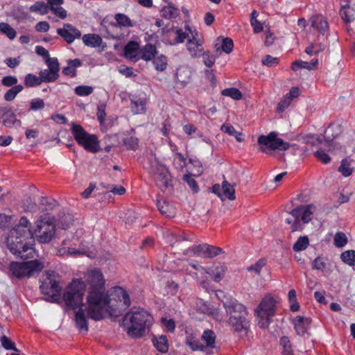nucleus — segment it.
I'll list each match as a JSON object with an SVG mask.
<instances>
[{
  "mask_svg": "<svg viewBox=\"0 0 355 355\" xmlns=\"http://www.w3.org/2000/svg\"><path fill=\"white\" fill-rule=\"evenodd\" d=\"M85 284L81 279H73L66 288L63 300L67 307L75 309L83 305Z\"/></svg>",
  "mask_w": 355,
  "mask_h": 355,
  "instance_id": "obj_6",
  "label": "nucleus"
},
{
  "mask_svg": "<svg viewBox=\"0 0 355 355\" xmlns=\"http://www.w3.org/2000/svg\"><path fill=\"white\" fill-rule=\"evenodd\" d=\"M327 259L323 257H316L311 263V268L313 270L324 271L327 268Z\"/></svg>",
  "mask_w": 355,
  "mask_h": 355,
  "instance_id": "obj_44",
  "label": "nucleus"
},
{
  "mask_svg": "<svg viewBox=\"0 0 355 355\" xmlns=\"http://www.w3.org/2000/svg\"><path fill=\"white\" fill-rule=\"evenodd\" d=\"M74 91L78 96H85L91 94L94 91V88L91 86L80 85L76 87Z\"/></svg>",
  "mask_w": 355,
  "mask_h": 355,
  "instance_id": "obj_54",
  "label": "nucleus"
},
{
  "mask_svg": "<svg viewBox=\"0 0 355 355\" xmlns=\"http://www.w3.org/2000/svg\"><path fill=\"white\" fill-rule=\"evenodd\" d=\"M183 180L188 184L194 193H197L198 191L199 188L198 184L191 175L185 174L183 177Z\"/></svg>",
  "mask_w": 355,
  "mask_h": 355,
  "instance_id": "obj_59",
  "label": "nucleus"
},
{
  "mask_svg": "<svg viewBox=\"0 0 355 355\" xmlns=\"http://www.w3.org/2000/svg\"><path fill=\"white\" fill-rule=\"evenodd\" d=\"M153 64L156 70L162 71L166 68L167 58L165 55H161L154 59Z\"/></svg>",
  "mask_w": 355,
  "mask_h": 355,
  "instance_id": "obj_51",
  "label": "nucleus"
},
{
  "mask_svg": "<svg viewBox=\"0 0 355 355\" xmlns=\"http://www.w3.org/2000/svg\"><path fill=\"white\" fill-rule=\"evenodd\" d=\"M75 322L76 327L80 332L87 333L88 331V322L85 311L80 308L75 313Z\"/></svg>",
  "mask_w": 355,
  "mask_h": 355,
  "instance_id": "obj_21",
  "label": "nucleus"
},
{
  "mask_svg": "<svg viewBox=\"0 0 355 355\" xmlns=\"http://www.w3.org/2000/svg\"><path fill=\"white\" fill-rule=\"evenodd\" d=\"M83 43L90 47H98L102 43V38L94 33L85 34L82 37Z\"/></svg>",
  "mask_w": 355,
  "mask_h": 355,
  "instance_id": "obj_32",
  "label": "nucleus"
},
{
  "mask_svg": "<svg viewBox=\"0 0 355 355\" xmlns=\"http://www.w3.org/2000/svg\"><path fill=\"white\" fill-rule=\"evenodd\" d=\"M279 344L282 347L283 355H293V351L290 339L287 336H282L280 338Z\"/></svg>",
  "mask_w": 355,
  "mask_h": 355,
  "instance_id": "obj_39",
  "label": "nucleus"
},
{
  "mask_svg": "<svg viewBox=\"0 0 355 355\" xmlns=\"http://www.w3.org/2000/svg\"><path fill=\"white\" fill-rule=\"evenodd\" d=\"M311 21V26L322 35L329 29L328 22L322 15H318L312 17Z\"/></svg>",
  "mask_w": 355,
  "mask_h": 355,
  "instance_id": "obj_22",
  "label": "nucleus"
},
{
  "mask_svg": "<svg viewBox=\"0 0 355 355\" xmlns=\"http://www.w3.org/2000/svg\"><path fill=\"white\" fill-rule=\"evenodd\" d=\"M73 221V216L70 214L62 213L59 214L58 225L62 229L66 230L69 227Z\"/></svg>",
  "mask_w": 355,
  "mask_h": 355,
  "instance_id": "obj_38",
  "label": "nucleus"
},
{
  "mask_svg": "<svg viewBox=\"0 0 355 355\" xmlns=\"http://www.w3.org/2000/svg\"><path fill=\"white\" fill-rule=\"evenodd\" d=\"M311 320L309 318L303 316H296L293 320V324L297 335L303 336L306 333L311 324Z\"/></svg>",
  "mask_w": 355,
  "mask_h": 355,
  "instance_id": "obj_17",
  "label": "nucleus"
},
{
  "mask_svg": "<svg viewBox=\"0 0 355 355\" xmlns=\"http://www.w3.org/2000/svg\"><path fill=\"white\" fill-rule=\"evenodd\" d=\"M41 83H52L58 80L59 73H55L54 71L49 69L41 70L39 73Z\"/></svg>",
  "mask_w": 355,
  "mask_h": 355,
  "instance_id": "obj_36",
  "label": "nucleus"
},
{
  "mask_svg": "<svg viewBox=\"0 0 355 355\" xmlns=\"http://www.w3.org/2000/svg\"><path fill=\"white\" fill-rule=\"evenodd\" d=\"M257 145L259 151L267 154L275 150H286L290 147L288 143L277 137L275 132H270L268 135H260L257 139Z\"/></svg>",
  "mask_w": 355,
  "mask_h": 355,
  "instance_id": "obj_9",
  "label": "nucleus"
},
{
  "mask_svg": "<svg viewBox=\"0 0 355 355\" xmlns=\"http://www.w3.org/2000/svg\"><path fill=\"white\" fill-rule=\"evenodd\" d=\"M144 168L153 175L156 185L165 191L172 186V178L168 169L162 164L155 154L148 157Z\"/></svg>",
  "mask_w": 355,
  "mask_h": 355,
  "instance_id": "obj_4",
  "label": "nucleus"
},
{
  "mask_svg": "<svg viewBox=\"0 0 355 355\" xmlns=\"http://www.w3.org/2000/svg\"><path fill=\"white\" fill-rule=\"evenodd\" d=\"M153 321V316L146 310L138 308L128 312L122 320V326L132 338H141L146 334Z\"/></svg>",
  "mask_w": 355,
  "mask_h": 355,
  "instance_id": "obj_2",
  "label": "nucleus"
},
{
  "mask_svg": "<svg viewBox=\"0 0 355 355\" xmlns=\"http://www.w3.org/2000/svg\"><path fill=\"white\" fill-rule=\"evenodd\" d=\"M190 250L193 254L205 258H213L223 252L222 248L206 243L193 245Z\"/></svg>",
  "mask_w": 355,
  "mask_h": 355,
  "instance_id": "obj_12",
  "label": "nucleus"
},
{
  "mask_svg": "<svg viewBox=\"0 0 355 355\" xmlns=\"http://www.w3.org/2000/svg\"><path fill=\"white\" fill-rule=\"evenodd\" d=\"M286 222L291 225V232L301 231L303 229V225L300 220V211L297 208L293 209L289 213V216L286 219Z\"/></svg>",
  "mask_w": 355,
  "mask_h": 355,
  "instance_id": "obj_16",
  "label": "nucleus"
},
{
  "mask_svg": "<svg viewBox=\"0 0 355 355\" xmlns=\"http://www.w3.org/2000/svg\"><path fill=\"white\" fill-rule=\"evenodd\" d=\"M334 245L336 247L341 248L347 243V238L343 232H337L334 236Z\"/></svg>",
  "mask_w": 355,
  "mask_h": 355,
  "instance_id": "obj_57",
  "label": "nucleus"
},
{
  "mask_svg": "<svg viewBox=\"0 0 355 355\" xmlns=\"http://www.w3.org/2000/svg\"><path fill=\"white\" fill-rule=\"evenodd\" d=\"M176 79L182 87H185L191 81V71L185 67L178 68L176 71Z\"/></svg>",
  "mask_w": 355,
  "mask_h": 355,
  "instance_id": "obj_26",
  "label": "nucleus"
},
{
  "mask_svg": "<svg viewBox=\"0 0 355 355\" xmlns=\"http://www.w3.org/2000/svg\"><path fill=\"white\" fill-rule=\"evenodd\" d=\"M309 244L307 236H300L293 246V249L295 252L305 250Z\"/></svg>",
  "mask_w": 355,
  "mask_h": 355,
  "instance_id": "obj_49",
  "label": "nucleus"
},
{
  "mask_svg": "<svg viewBox=\"0 0 355 355\" xmlns=\"http://www.w3.org/2000/svg\"><path fill=\"white\" fill-rule=\"evenodd\" d=\"M162 17L170 19L178 15V10L172 6H164L160 11Z\"/></svg>",
  "mask_w": 355,
  "mask_h": 355,
  "instance_id": "obj_52",
  "label": "nucleus"
},
{
  "mask_svg": "<svg viewBox=\"0 0 355 355\" xmlns=\"http://www.w3.org/2000/svg\"><path fill=\"white\" fill-rule=\"evenodd\" d=\"M338 171L345 177H348L352 174L354 168L351 166V164L347 159H343L341 164L338 168Z\"/></svg>",
  "mask_w": 355,
  "mask_h": 355,
  "instance_id": "obj_46",
  "label": "nucleus"
},
{
  "mask_svg": "<svg viewBox=\"0 0 355 355\" xmlns=\"http://www.w3.org/2000/svg\"><path fill=\"white\" fill-rule=\"evenodd\" d=\"M73 135L76 139V141L78 142V144H80V142L83 141L85 137H88L90 134L87 132L82 126H80L78 124H72L71 128Z\"/></svg>",
  "mask_w": 355,
  "mask_h": 355,
  "instance_id": "obj_35",
  "label": "nucleus"
},
{
  "mask_svg": "<svg viewBox=\"0 0 355 355\" xmlns=\"http://www.w3.org/2000/svg\"><path fill=\"white\" fill-rule=\"evenodd\" d=\"M153 345L156 349L162 352L166 353L168 350V339L165 335H161L158 337L154 336L152 339Z\"/></svg>",
  "mask_w": 355,
  "mask_h": 355,
  "instance_id": "obj_31",
  "label": "nucleus"
},
{
  "mask_svg": "<svg viewBox=\"0 0 355 355\" xmlns=\"http://www.w3.org/2000/svg\"><path fill=\"white\" fill-rule=\"evenodd\" d=\"M325 45L322 43L318 44H311L309 46H308L306 49L305 52L310 55H315L319 53L320 52H322L324 50Z\"/></svg>",
  "mask_w": 355,
  "mask_h": 355,
  "instance_id": "obj_50",
  "label": "nucleus"
},
{
  "mask_svg": "<svg viewBox=\"0 0 355 355\" xmlns=\"http://www.w3.org/2000/svg\"><path fill=\"white\" fill-rule=\"evenodd\" d=\"M255 312L258 317L266 319L269 323L270 318L275 313V300L270 295L266 296L261 300Z\"/></svg>",
  "mask_w": 355,
  "mask_h": 355,
  "instance_id": "obj_11",
  "label": "nucleus"
},
{
  "mask_svg": "<svg viewBox=\"0 0 355 355\" xmlns=\"http://www.w3.org/2000/svg\"><path fill=\"white\" fill-rule=\"evenodd\" d=\"M50 214H44L37 223L35 233L37 240L42 243H48L55 234V225Z\"/></svg>",
  "mask_w": 355,
  "mask_h": 355,
  "instance_id": "obj_10",
  "label": "nucleus"
},
{
  "mask_svg": "<svg viewBox=\"0 0 355 355\" xmlns=\"http://www.w3.org/2000/svg\"><path fill=\"white\" fill-rule=\"evenodd\" d=\"M30 10L33 12L45 15L49 12V6L43 1H37L30 7Z\"/></svg>",
  "mask_w": 355,
  "mask_h": 355,
  "instance_id": "obj_45",
  "label": "nucleus"
},
{
  "mask_svg": "<svg viewBox=\"0 0 355 355\" xmlns=\"http://www.w3.org/2000/svg\"><path fill=\"white\" fill-rule=\"evenodd\" d=\"M354 10L349 6H342L340 10V15L343 20L346 23L352 21L354 19Z\"/></svg>",
  "mask_w": 355,
  "mask_h": 355,
  "instance_id": "obj_37",
  "label": "nucleus"
},
{
  "mask_svg": "<svg viewBox=\"0 0 355 355\" xmlns=\"http://www.w3.org/2000/svg\"><path fill=\"white\" fill-rule=\"evenodd\" d=\"M318 64V59H313L311 60V62H306L298 60H295L292 63L291 69L293 71H297L300 69H306L309 70H313L316 68Z\"/></svg>",
  "mask_w": 355,
  "mask_h": 355,
  "instance_id": "obj_29",
  "label": "nucleus"
},
{
  "mask_svg": "<svg viewBox=\"0 0 355 355\" xmlns=\"http://www.w3.org/2000/svg\"><path fill=\"white\" fill-rule=\"evenodd\" d=\"M201 339L205 343L203 347L205 352L207 354H213L214 349L216 350L215 346L216 335L213 331L209 329L205 330L201 336Z\"/></svg>",
  "mask_w": 355,
  "mask_h": 355,
  "instance_id": "obj_15",
  "label": "nucleus"
},
{
  "mask_svg": "<svg viewBox=\"0 0 355 355\" xmlns=\"http://www.w3.org/2000/svg\"><path fill=\"white\" fill-rule=\"evenodd\" d=\"M18 80L15 76H7L2 78L1 84L6 87H14L17 83Z\"/></svg>",
  "mask_w": 355,
  "mask_h": 355,
  "instance_id": "obj_63",
  "label": "nucleus"
},
{
  "mask_svg": "<svg viewBox=\"0 0 355 355\" xmlns=\"http://www.w3.org/2000/svg\"><path fill=\"white\" fill-rule=\"evenodd\" d=\"M114 19L119 26L129 28L134 26L132 20L125 14L117 13L115 15Z\"/></svg>",
  "mask_w": 355,
  "mask_h": 355,
  "instance_id": "obj_41",
  "label": "nucleus"
},
{
  "mask_svg": "<svg viewBox=\"0 0 355 355\" xmlns=\"http://www.w3.org/2000/svg\"><path fill=\"white\" fill-rule=\"evenodd\" d=\"M195 309L200 313L211 315L216 319L219 320L218 310L213 309L202 299H197L196 300Z\"/></svg>",
  "mask_w": 355,
  "mask_h": 355,
  "instance_id": "obj_18",
  "label": "nucleus"
},
{
  "mask_svg": "<svg viewBox=\"0 0 355 355\" xmlns=\"http://www.w3.org/2000/svg\"><path fill=\"white\" fill-rule=\"evenodd\" d=\"M23 89L24 87L21 85H17L11 87L5 93L4 99L6 101H12Z\"/></svg>",
  "mask_w": 355,
  "mask_h": 355,
  "instance_id": "obj_43",
  "label": "nucleus"
},
{
  "mask_svg": "<svg viewBox=\"0 0 355 355\" xmlns=\"http://www.w3.org/2000/svg\"><path fill=\"white\" fill-rule=\"evenodd\" d=\"M41 84L40 76H37L33 73H28L24 77V85L26 87H33Z\"/></svg>",
  "mask_w": 355,
  "mask_h": 355,
  "instance_id": "obj_40",
  "label": "nucleus"
},
{
  "mask_svg": "<svg viewBox=\"0 0 355 355\" xmlns=\"http://www.w3.org/2000/svg\"><path fill=\"white\" fill-rule=\"evenodd\" d=\"M131 110L135 114H144L146 112V98L132 96L130 98Z\"/></svg>",
  "mask_w": 355,
  "mask_h": 355,
  "instance_id": "obj_24",
  "label": "nucleus"
},
{
  "mask_svg": "<svg viewBox=\"0 0 355 355\" xmlns=\"http://www.w3.org/2000/svg\"><path fill=\"white\" fill-rule=\"evenodd\" d=\"M157 206L160 213L166 217L173 218L175 216V207L166 200H158Z\"/></svg>",
  "mask_w": 355,
  "mask_h": 355,
  "instance_id": "obj_23",
  "label": "nucleus"
},
{
  "mask_svg": "<svg viewBox=\"0 0 355 355\" xmlns=\"http://www.w3.org/2000/svg\"><path fill=\"white\" fill-rule=\"evenodd\" d=\"M0 31L5 34L10 40H13L16 37L15 30L7 23H0Z\"/></svg>",
  "mask_w": 355,
  "mask_h": 355,
  "instance_id": "obj_48",
  "label": "nucleus"
},
{
  "mask_svg": "<svg viewBox=\"0 0 355 355\" xmlns=\"http://www.w3.org/2000/svg\"><path fill=\"white\" fill-rule=\"evenodd\" d=\"M46 64L48 66L47 69L53 71L55 73H58L60 71V64L56 58H48V59L46 60Z\"/></svg>",
  "mask_w": 355,
  "mask_h": 355,
  "instance_id": "obj_56",
  "label": "nucleus"
},
{
  "mask_svg": "<svg viewBox=\"0 0 355 355\" xmlns=\"http://www.w3.org/2000/svg\"><path fill=\"white\" fill-rule=\"evenodd\" d=\"M21 123V121L17 119L16 115L14 112H12L9 117L6 118V119L3 121V125L7 128H11L13 126H20Z\"/></svg>",
  "mask_w": 355,
  "mask_h": 355,
  "instance_id": "obj_55",
  "label": "nucleus"
},
{
  "mask_svg": "<svg viewBox=\"0 0 355 355\" xmlns=\"http://www.w3.org/2000/svg\"><path fill=\"white\" fill-rule=\"evenodd\" d=\"M78 144L91 153H97L100 150L98 140L95 135H89Z\"/></svg>",
  "mask_w": 355,
  "mask_h": 355,
  "instance_id": "obj_19",
  "label": "nucleus"
},
{
  "mask_svg": "<svg viewBox=\"0 0 355 355\" xmlns=\"http://www.w3.org/2000/svg\"><path fill=\"white\" fill-rule=\"evenodd\" d=\"M60 276L54 271H46L40 284V290L46 296V300L51 302H58L60 300L62 287L60 286Z\"/></svg>",
  "mask_w": 355,
  "mask_h": 355,
  "instance_id": "obj_5",
  "label": "nucleus"
},
{
  "mask_svg": "<svg viewBox=\"0 0 355 355\" xmlns=\"http://www.w3.org/2000/svg\"><path fill=\"white\" fill-rule=\"evenodd\" d=\"M88 251V248L81 242L79 245L78 248H61L58 250V254L60 256L64 255H81L85 254Z\"/></svg>",
  "mask_w": 355,
  "mask_h": 355,
  "instance_id": "obj_25",
  "label": "nucleus"
},
{
  "mask_svg": "<svg viewBox=\"0 0 355 355\" xmlns=\"http://www.w3.org/2000/svg\"><path fill=\"white\" fill-rule=\"evenodd\" d=\"M139 45L137 42L131 41L129 42L124 47V54L127 58H136L137 54H139Z\"/></svg>",
  "mask_w": 355,
  "mask_h": 355,
  "instance_id": "obj_34",
  "label": "nucleus"
},
{
  "mask_svg": "<svg viewBox=\"0 0 355 355\" xmlns=\"http://www.w3.org/2000/svg\"><path fill=\"white\" fill-rule=\"evenodd\" d=\"M44 107V102L42 99L37 98L31 100L30 103V109L31 110H42Z\"/></svg>",
  "mask_w": 355,
  "mask_h": 355,
  "instance_id": "obj_62",
  "label": "nucleus"
},
{
  "mask_svg": "<svg viewBox=\"0 0 355 355\" xmlns=\"http://www.w3.org/2000/svg\"><path fill=\"white\" fill-rule=\"evenodd\" d=\"M341 260L350 266H355V250H350L343 252L340 254Z\"/></svg>",
  "mask_w": 355,
  "mask_h": 355,
  "instance_id": "obj_42",
  "label": "nucleus"
},
{
  "mask_svg": "<svg viewBox=\"0 0 355 355\" xmlns=\"http://www.w3.org/2000/svg\"><path fill=\"white\" fill-rule=\"evenodd\" d=\"M297 209L300 211V220L304 223H308L312 219V216L315 211L316 207L313 205H307L304 206H300L297 207Z\"/></svg>",
  "mask_w": 355,
  "mask_h": 355,
  "instance_id": "obj_27",
  "label": "nucleus"
},
{
  "mask_svg": "<svg viewBox=\"0 0 355 355\" xmlns=\"http://www.w3.org/2000/svg\"><path fill=\"white\" fill-rule=\"evenodd\" d=\"M266 260L265 259H260L254 264L248 268L249 271H254V272L259 275L261 269L266 266Z\"/></svg>",
  "mask_w": 355,
  "mask_h": 355,
  "instance_id": "obj_58",
  "label": "nucleus"
},
{
  "mask_svg": "<svg viewBox=\"0 0 355 355\" xmlns=\"http://www.w3.org/2000/svg\"><path fill=\"white\" fill-rule=\"evenodd\" d=\"M1 345L3 348L7 350L12 349L15 352H17V349L15 347L14 343L8 338L6 336H2L0 338Z\"/></svg>",
  "mask_w": 355,
  "mask_h": 355,
  "instance_id": "obj_60",
  "label": "nucleus"
},
{
  "mask_svg": "<svg viewBox=\"0 0 355 355\" xmlns=\"http://www.w3.org/2000/svg\"><path fill=\"white\" fill-rule=\"evenodd\" d=\"M202 40L193 36V39H189L187 43V50L192 57H200L202 51Z\"/></svg>",
  "mask_w": 355,
  "mask_h": 355,
  "instance_id": "obj_20",
  "label": "nucleus"
},
{
  "mask_svg": "<svg viewBox=\"0 0 355 355\" xmlns=\"http://www.w3.org/2000/svg\"><path fill=\"white\" fill-rule=\"evenodd\" d=\"M186 344L193 350V351H202L205 352L203 344H202L199 340H195L192 338H187L186 340Z\"/></svg>",
  "mask_w": 355,
  "mask_h": 355,
  "instance_id": "obj_53",
  "label": "nucleus"
},
{
  "mask_svg": "<svg viewBox=\"0 0 355 355\" xmlns=\"http://www.w3.org/2000/svg\"><path fill=\"white\" fill-rule=\"evenodd\" d=\"M222 94L225 96H230L234 100H240L243 96L241 92L235 87L223 89Z\"/></svg>",
  "mask_w": 355,
  "mask_h": 355,
  "instance_id": "obj_47",
  "label": "nucleus"
},
{
  "mask_svg": "<svg viewBox=\"0 0 355 355\" xmlns=\"http://www.w3.org/2000/svg\"><path fill=\"white\" fill-rule=\"evenodd\" d=\"M57 33L68 44L81 37V32L71 24H64L63 28L57 29Z\"/></svg>",
  "mask_w": 355,
  "mask_h": 355,
  "instance_id": "obj_13",
  "label": "nucleus"
},
{
  "mask_svg": "<svg viewBox=\"0 0 355 355\" xmlns=\"http://www.w3.org/2000/svg\"><path fill=\"white\" fill-rule=\"evenodd\" d=\"M234 43L231 38L229 37H218L217 43L215 44L216 51L221 49L223 52L229 54L232 51Z\"/></svg>",
  "mask_w": 355,
  "mask_h": 355,
  "instance_id": "obj_28",
  "label": "nucleus"
},
{
  "mask_svg": "<svg viewBox=\"0 0 355 355\" xmlns=\"http://www.w3.org/2000/svg\"><path fill=\"white\" fill-rule=\"evenodd\" d=\"M88 285L87 315L96 321L103 319L106 314L119 317L130 306V299L125 290L114 287L110 294L105 293V279L97 269L86 274Z\"/></svg>",
  "mask_w": 355,
  "mask_h": 355,
  "instance_id": "obj_1",
  "label": "nucleus"
},
{
  "mask_svg": "<svg viewBox=\"0 0 355 355\" xmlns=\"http://www.w3.org/2000/svg\"><path fill=\"white\" fill-rule=\"evenodd\" d=\"M44 267L42 261L35 259L24 262L12 261L9 265V270L12 276L21 279L39 273Z\"/></svg>",
  "mask_w": 355,
  "mask_h": 355,
  "instance_id": "obj_8",
  "label": "nucleus"
},
{
  "mask_svg": "<svg viewBox=\"0 0 355 355\" xmlns=\"http://www.w3.org/2000/svg\"><path fill=\"white\" fill-rule=\"evenodd\" d=\"M223 197L230 200H234L236 199L235 196V189L234 188V185L230 184L227 180H224L222 182V198L223 200Z\"/></svg>",
  "mask_w": 355,
  "mask_h": 355,
  "instance_id": "obj_33",
  "label": "nucleus"
},
{
  "mask_svg": "<svg viewBox=\"0 0 355 355\" xmlns=\"http://www.w3.org/2000/svg\"><path fill=\"white\" fill-rule=\"evenodd\" d=\"M261 62L263 65L271 67L276 66L279 63V59L270 55H267L264 56Z\"/></svg>",
  "mask_w": 355,
  "mask_h": 355,
  "instance_id": "obj_61",
  "label": "nucleus"
},
{
  "mask_svg": "<svg viewBox=\"0 0 355 355\" xmlns=\"http://www.w3.org/2000/svg\"><path fill=\"white\" fill-rule=\"evenodd\" d=\"M225 270L224 269L220 268H216L215 270L211 271V275H212V279L216 282H219L224 277Z\"/></svg>",
  "mask_w": 355,
  "mask_h": 355,
  "instance_id": "obj_64",
  "label": "nucleus"
},
{
  "mask_svg": "<svg viewBox=\"0 0 355 355\" xmlns=\"http://www.w3.org/2000/svg\"><path fill=\"white\" fill-rule=\"evenodd\" d=\"M156 53V47L151 44H147L139 51L140 58L146 61L151 60Z\"/></svg>",
  "mask_w": 355,
  "mask_h": 355,
  "instance_id": "obj_30",
  "label": "nucleus"
},
{
  "mask_svg": "<svg viewBox=\"0 0 355 355\" xmlns=\"http://www.w3.org/2000/svg\"><path fill=\"white\" fill-rule=\"evenodd\" d=\"M30 227L31 223L26 217L23 216L20 218L19 224L9 232L6 237V245L10 252L14 253L19 252L13 241L14 237H16V239H20L17 241V246L19 248H23V245H21V239L31 238L32 234Z\"/></svg>",
  "mask_w": 355,
  "mask_h": 355,
  "instance_id": "obj_7",
  "label": "nucleus"
},
{
  "mask_svg": "<svg viewBox=\"0 0 355 355\" xmlns=\"http://www.w3.org/2000/svg\"><path fill=\"white\" fill-rule=\"evenodd\" d=\"M221 302L229 316L228 323L232 329L237 332L246 331L250 324L245 307L232 297L223 295Z\"/></svg>",
  "mask_w": 355,
  "mask_h": 355,
  "instance_id": "obj_3",
  "label": "nucleus"
},
{
  "mask_svg": "<svg viewBox=\"0 0 355 355\" xmlns=\"http://www.w3.org/2000/svg\"><path fill=\"white\" fill-rule=\"evenodd\" d=\"M20 239H16V237L13 238V241L15 243V245L17 247L19 252L14 253L12 252H10L12 254L15 255L17 257H19L23 259H28L30 258H33L35 254V250L33 247V245L28 244V243L25 242L26 239H21V245H23V248H19L17 245V241H19Z\"/></svg>",
  "mask_w": 355,
  "mask_h": 355,
  "instance_id": "obj_14",
  "label": "nucleus"
}]
</instances>
